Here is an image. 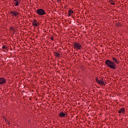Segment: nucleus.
Listing matches in <instances>:
<instances>
[{
    "instance_id": "obj_5",
    "label": "nucleus",
    "mask_w": 128,
    "mask_h": 128,
    "mask_svg": "<svg viewBox=\"0 0 128 128\" xmlns=\"http://www.w3.org/2000/svg\"><path fill=\"white\" fill-rule=\"evenodd\" d=\"M58 118H68V113L65 111H62L58 114Z\"/></svg>"
},
{
    "instance_id": "obj_19",
    "label": "nucleus",
    "mask_w": 128,
    "mask_h": 128,
    "mask_svg": "<svg viewBox=\"0 0 128 128\" xmlns=\"http://www.w3.org/2000/svg\"><path fill=\"white\" fill-rule=\"evenodd\" d=\"M2 118H4V120L5 122L8 120H6V117L4 116H2Z\"/></svg>"
},
{
    "instance_id": "obj_3",
    "label": "nucleus",
    "mask_w": 128,
    "mask_h": 128,
    "mask_svg": "<svg viewBox=\"0 0 128 128\" xmlns=\"http://www.w3.org/2000/svg\"><path fill=\"white\" fill-rule=\"evenodd\" d=\"M73 46L74 48H75V50H82V44H80V43L78 42H75L73 44Z\"/></svg>"
},
{
    "instance_id": "obj_8",
    "label": "nucleus",
    "mask_w": 128,
    "mask_h": 128,
    "mask_svg": "<svg viewBox=\"0 0 128 128\" xmlns=\"http://www.w3.org/2000/svg\"><path fill=\"white\" fill-rule=\"evenodd\" d=\"M32 26L34 28H36V27L38 26H40V23H38V22L36 20L34 19L32 22Z\"/></svg>"
},
{
    "instance_id": "obj_20",
    "label": "nucleus",
    "mask_w": 128,
    "mask_h": 128,
    "mask_svg": "<svg viewBox=\"0 0 128 128\" xmlns=\"http://www.w3.org/2000/svg\"><path fill=\"white\" fill-rule=\"evenodd\" d=\"M50 40H54V36H52L51 38H50Z\"/></svg>"
},
{
    "instance_id": "obj_9",
    "label": "nucleus",
    "mask_w": 128,
    "mask_h": 128,
    "mask_svg": "<svg viewBox=\"0 0 128 128\" xmlns=\"http://www.w3.org/2000/svg\"><path fill=\"white\" fill-rule=\"evenodd\" d=\"M112 62L114 63V64H120V61L114 57H112Z\"/></svg>"
},
{
    "instance_id": "obj_4",
    "label": "nucleus",
    "mask_w": 128,
    "mask_h": 128,
    "mask_svg": "<svg viewBox=\"0 0 128 128\" xmlns=\"http://www.w3.org/2000/svg\"><path fill=\"white\" fill-rule=\"evenodd\" d=\"M36 12L37 14L40 16H44V14H46V10L43 8H39L37 10Z\"/></svg>"
},
{
    "instance_id": "obj_15",
    "label": "nucleus",
    "mask_w": 128,
    "mask_h": 128,
    "mask_svg": "<svg viewBox=\"0 0 128 128\" xmlns=\"http://www.w3.org/2000/svg\"><path fill=\"white\" fill-rule=\"evenodd\" d=\"M72 22L73 26H76V21L74 20V18L72 20Z\"/></svg>"
},
{
    "instance_id": "obj_25",
    "label": "nucleus",
    "mask_w": 128,
    "mask_h": 128,
    "mask_svg": "<svg viewBox=\"0 0 128 128\" xmlns=\"http://www.w3.org/2000/svg\"><path fill=\"white\" fill-rule=\"evenodd\" d=\"M70 22H72V21H70V22H69V24H70Z\"/></svg>"
},
{
    "instance_id": "obj_12",
    "label": "nucleus",
    "mask_w": 128,
    "mask_h": 128,
    "mask_svg": "<svg viewBox=\"0 0 128 128\" xmlns=\"http://www.w3.org/2000/svg\"><path fill=\"white\" fill-rule=\"evenodd\" d=\"M72 14H74V11L72 10H68V16H72Z\"/></svg>"
},
{
    "instance_id": "obj_2",
    "label": "nucleus",
    "mask_w": 128,
    "mask_h": 128,
    "mask_svg": "<svg viewBox=\"0 0 128 128\" xmlns=\"http://www.w3.org/2000/svg\"><path fill=\"white\" fill-rule=\"evenodd\" d=\"M95 80H96V82L98 84H100V86H106V84H104V80L103 78H101L100 80H99L98 78L96 77Z\"/></svg>"
},
{
    "instance_id": "obj_24",
    "label": "nucleus",
    "mask_w": 128,
    "mask_h": 128,
    "mask_svg": "<svg viewBox=\"0 0 128 128\" xmlns=\"http://www.w3.org/2000/svg\"><path fill=\"white\" fill-rule=\"evenodd\" d=\"M28 121L29 122H30V120H28Z\"/></svg>"
},
{
    "instance_id": "obj_11",
    "label": "nucleus",
    "mask_w": 128,
    "mask_h": 128,
    "mask_svg": "<svg viewBox=\"0 0 128 128\" xmlns=\"http://www.w3.org/2000/svg\"><path fill=\"white\" fill-rule=\"evenodd\" d=\"M126 112L125 108H120L118 110V114H124Z\"/></svg>"
},
{
    "instance_id": "obj_22",
    "label": "nucleus",
    "mask_w": 128,
    "mask_h": 128,
    "mask_svg": "<svg viewBox=\"0 0 128 128\" xmlns=\"http://www.w3.org/2000/svg\"><path fill=\"white\" fill-rule=\"evenodd\" d=\"M13 31H14V32H16V30H14V29L13 30Z\"/></svg>"
},
{
    "instance_id": "obj_14",
    "label": "nucleus",
    "mask_w": 128,
    "mask_h": 128,
    "mask_svg": "<svg viewBox=\"0 0 128 128\" xmlns=\"http://www.w3.org/2000/svg\"><path fill=\"white\" fill-rule=\"evenodd\" d=\"M2 50H8V45H3L2 46Z\"/></svg>"
},
{
    "instance_id": "obj_6",
    "label": "nucleus",
    "mask_w": 128,
    "mask_h": 128,
    "mask_svg": "<svg viewBox=\"0 0 128 128\" xmlns=\"http://www.w3.org/2000/svg\"><path fill=\"white\" fill-rule=\"evenodd\" d=\"M12 6L13 8H14V6H18L20 4L22 0H12Z\"/></svg>"
},
{
    "instance_id": "obj_16",
    "label": "nucleus",
    "mask_w": 128,
    "mask_h": 128,
    "mask_svg": "<svg viewBox=\"0 0 128 128\" xmlns=\"http://www.w3.org/2000/svg\"><path fill=\"white\" fill-rule=\"evenodd\" d=\"M116 26H122V24H120V22H118L116 23Z\"/></svg>"
},
{
    "instance_id": "obj_7",
    "label": "nucleus",
    "mask_w": 128,
    "mask_h": 128,
    "mask_svg": "<svg viewBox=\"0 0 128 128\" xmlns=\"http://www.w3.org/2000/svg\"><path fill=\"white\" fill-rule=\"evenodd\" d=\"M10 14L14 18H18V16H20V12L16 11H11Z\"/></svg>"
},
{
    "instance_id": "obj_23",
    "label": "nucleus",
    "mask_w": 128,
    "mask_h": 128,
    "mask_svg": "<svg viewBox=\"0 0 128 128\" xmlns=\"http://www.w3.org/2000/svg\"><path fill=\"white\" fill-rule=\"evenodd\" d=\"M58 2H60L62 0H57Z\"/></svg>"
},
{
    "instance_id": "obj_26",
    "label": "nucleus",
    "mask_w": 128,
    "mask_h": 128,
    "mask_svg": "<svg viewBox=\"0 0 128 128\" xmlns=\"http://www.w3.org/2000/svg\"><path fill=\"white\" fill-rule=\"evenodd\" d=\"M108 108H110V107Z\"/></svg>"
},
{
    "instance_id": "obj_21",
    "label": "nucleus",
    "mask_w": 128,
    "mask_h": 128,
    "mask_svg": "<svg viewBox=\"0 0 128 128\" xmlns=\"http://www.w3.org/2000/svg\"><path fill=\"white\" fill-rule=\"evenodd\" d=\"M6 122L8 124H10V122L8 120H6Z\"/></svg>"
},
{
    "instance_id": "obj_17",
    "label": "nucleus",
    "mask_w": 128,
    "mask_h": 128,
    "mask_svg": "<svg viewBox=\"0 0 128 128\" xmlns=\"http://www.w3.org/2000/svg\"><path fill=\"white\" fill-rule=\"evenodd\" d=\"M112 6H114L116 4H114V0L110 3Z\"/></svg>"
},
{
    "instance_id": "obj_1",
    "label": "nucleus",
    "mask_w": 128,
    "mask_h": 128,
    "mask_svg": "<svg viewBox=\"0 0 128 128\" xmlns=\"http://www.w3.org/2000/svg\"><path fill=\"white\" fill-rule=\"evenodd\" d=\"M106 66L110 68H112V70H116V64L112 60H106L104 62Z\"/></svg>"
},
{
    "instance_id": "obj_18",
    "label": "nucleus",
    "mask_w": 128,
    "mask_h": 128,
    "mask_svg": "<svg viewBox=\"0 0 128 128\" xmlns=\"http://www.w3.org/2000/svg\"><path fill=\"white\" fill-rule=\"evenodd\" d=\"M10 30H14V28L12 26H10Z\"/></svg>"
},
{
    "instance_id": "obj_13",
    "label": "nucleus",
    "mask_w": 128,
    "mask_h": 128,
    "mask_svg": "<svg viewBox=\"0 0 128 128\" xmlns=\"http://www.w3.org/2000/svg\"><path fill=\"white\" fill-rule=\"evenodd\" d=\"M54 56H56V58L60 57V54L58 52H54Z\"/></svg>"
},
{
    "instance_id": "obj_10",
    "label": "nucleus",
    "mask_w": 128,
    "mask_h": 128,
    "mask_svg": "<svg viewBox=\"0 0 128 128\" xmlns=\"http://www.w3.org/2000/svg\"><path fill=\"white\" fill-rule=\"evenodd\" d=\"M6 82V80L4 78H0V84H4Z\"/></svg>"
}]
</instances>
